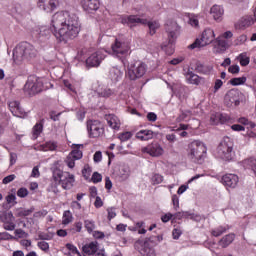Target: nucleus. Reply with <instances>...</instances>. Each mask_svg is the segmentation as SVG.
<instances>
[{
    "label": "nucleus",
    "instance_id": "38",
    "mask_svg": "<svg viewBox=\"0 0 256 256\" xmlns=\"http://www.w3.org/2000/svg\"><path fill=\"white\" fill-rule=\"evenodd\" d=\"M0 220L2 223H11L15 221V217L13 216V212H4L0 215Z\"/></svg>",
    "mask_w": 256,
    "mask_h": 256
},
{
    "label": "nucleus",
    "instance_id": "1",
    "mask_svg": "<svg viewBox=\"0 0 256 256\" xmlns=\"http://www.w3.org/2000/svg\"><path fill=\"white\" fill-rule=\"evenodd\" d=\"M52 27H54V36L59 43H67L79 37L81 32V23L79 17L69 12H58L52 17Z\"/></svg>",
    "mask_w": 256,
    "mask_h": 256
},
{
    "label": "nucleus",
    "instance_id": "18",
    "mask_svg": "<svg viewBox=\"0 0 256 256\" xmlns=\"http://www.w3.org/2000/svg\"><path fill=\"white\" fill-rule=\"evenodd\" d=\"M255 23V20L252 16H244L240 18L234 25L235 29L240 31H245L248 27H251Z\"/></svg>",
    "mask_w": 256,
    "mask_h": 256
},
{
    "label": "nucleus",
    "instance_id": "42",
    "mask_svg": "<svg viewBox=\"0 0 256 256\" xmlns=\"http://www.w3.org/2000/svg\"><path fill=\"white\" fill-rule=\"evenodd\" d=\"M84 227H85L86 231H88V233H93V231H95V228H96L95 221L85 220Z\"/></svg>",
    "mask_w": 256,
    "mask_h": 256
},
{
    "label": "nucleus",
    "instance_id": "24",
    "mask_svg": "<svg viewBox=\"0 0 256 256\" xmlns=\"http://www.w3.org/2000/svg\"><path fill=\"white\" fill-rule=\"evenodd\" d=\"M214 43V53H225L227 51V41L225 39L218 37Z\"/></svg>",
    "mask_w": 256,
    "mask_h": 256
},
{
    "label": "nucleus",
    "instance_id": "62",
    "mask_svg": "<svg viewBox=\"0 0 256 256\" xmlns=\"http://www.w3.org/2000/svg\"><path fill=\"white\" fill-rule=\"evenodd\" d=\"M188 23L192 27H199V20L195 16L190 17Z\"/></svg>",
    "mask_w": 256,
    "mask_h": 256
},
{
    "label": "nucleus",
    "instance_id": "19",
    "mask_svg": "<svg viewBox=\"0 0 256 256\" xmlns=\"http://www.w3.org/2000/svg\"><path fill=\"white\" fill-rule=\"evenodd\" d=\"M222 183L225 185V187L235 189L239 183V176L235 174H226L222 177Z\"/></svg>",
    "mask_w": 256,
    "mask_h": 256
},
{
    "label": "nucleus",
    "instance_id": "63",
    "mask_svg": "<svg viewBox=\"0 0 256 256\" xmlns=\"http://www.w3.org/2000/svg\"><path fill=\"white\" fill-rule=\"evenodd\" d=\"M4 229L6 231H15V223H13V222L4 223Z\"/></svg>",
    "mask_w": 256,
    "mask_h": 256
},
{
    "label": "nucleus",
    "instance_id": "8",
    "mask_svg": "<svg viewBox=\"0 0 256 256\" xmlns=\"http://www.w3.org/2000/svg\"><path fill=\"white\" fill-rule=\"evenodd\" d=\"M215 41V31L211 28H207L203 31L201 39H196L191 45L188 46L190 49H199L211 45Z\"/></svg>",
    "mask_w": 256,
    "mask_h": 256
},
{
    "label": "nucleus",
    "instance_id": "32",
    "mask_svg": "<svg viewBox=\"0 0 256 256\" xmlns=\"http://www.w3.org/2000/svg\"><path fill=\"white\" fill-rule=\"evenodd\" d=\"M186 79L190 85H199V83H201V77L193 73V71H188L186 73Z\"/></svg>",
    "mask_w": 256,
    "mask_h": 256
},
{
    "label": "nucleus",
    "instance_id": "54",
    "mask_svg": "<svg viewBox=\"0 0 256 256\" xmlns=\"http://www.w3.org/2000/svg\"><path fill=\"white\" fill-rule=\"evenodd\" d=\"M38 247L39 249H41V251H44L45 253H47L49 251V243L45 242V241H40L38 242Z\"/></svg>",
    "mask_w": 256,
    "mask_h": 256
},
{
    "label": "nucleus",
    "instance_id": "37",
    "mask_svg": "<svg viewBox=\"0 0 256 256\" xmlns=\"http://www.w3.org/2000/svg\"><path fill=\"white\" fill-rule=\"evenodd\" d=\"M41 133H43V120L36 123L33 127V139H37Z\"/></svg>",
    "mask_w": 256,
    "mask_h": 256
},
{
    "label": "nucleus",
    "instance_id": "6",
    "mask_svg": "<svg viewBox=\"0 0 256 256\" xmlns=\"http://www.w3.org/2000/svg\"><path fill=\"white\" fill-rule=\"evenodd\" d=\"M165 29L166 33H168V44H163L162 49L168 55H173V53H175V47L173 46V43H175V40L177 39V24H166Z\"/></svg>",
    "mask_w": 256,
    "mask_h": 256
},
{
    "label": "nucleus",
    "instance_id": "26",
    "mask_svg": "<svg viewBox=\"0 0 256 256\" xmlns=\"http://www.w3.org/2000/svg\"><path fill=\"white\" fill-rule=\"evenodd\" d=\"M81 147H83V144H73V150L69 153L70 157H72L76 161H79V159H83V151H81Z\"/></svg>",
    "mask_w": 256,
    "mask_h": 256
},
{
    "label": "nucleus",
    "instance_id": "45",
    "mask_svg": "<svg viewBox=\"0 0 256 256\" xmlns=\"http://www.w3.org/2000/svg\"><path fill=\"white\" fill-rule=\"evenodd\" d=\"M13 11L16 13V15H20L21 17L27 13V10H25L21 4H16L13 8Z\"/></svg>",
    "mask_w": 256,
    "mask_h": 256
},
{
    "label": "nucleus",
    "instance_id": "28",
    "mask_svg": "<svg viewBox=\"0 0 256 256\" xmlns=\"http://www.w3.org/2000/svg\"><path fill=\"white\" fill-rule=\"evenodd\" d=\"M210 13L213 16V19H215V21H219L223 17L225 10L223 9L222 6L214 5L210 9Z\"/></svg>",
    "mask_w": 256,
    "mask_h": 256
},
{
    "label": "nucleus",
    "instance_id": "22",
    "mask_svg": "<svg viewBox=\"0 0 256 256\" xmlns=\"http://www.w3.org/2000/svg\"><path fill=\"white\" fill-rule=\"evenodd\" d=\"M9 109L14 117H23L25 111L21 108V103L17 100L10 101L8 103Z\"/></svg>",
    "mask_w": 256,
    "mask_h": 256
},
{
    "label": "nucleus",
    "instance_id": "58",
    "mask_svg": "<svg viewBox=\"0 0 256 256\" xmlns=\"http://www.w3.org/2000/svg\"><path fill=\"white\" fill-rule=\"evenodd\" d=\"M107 213H108V221H111V219H115V217H117V213L115 212V208H108L107 209Z\"/></svg>",
    "mask_w": 256,
    "mask_h": 256
},
{
    "label": "nucleus",
    "instance_id": "55",
    "mask_svg": "<svg viewBox=\"0 0 256 256\" xmlns=\"http://www.w3.org/2000/svg\"><path fill=\"white\" fill-rule=\"evenodd\" d=\"M17 195L18 197H20L21 199L27 197V195H29V190H27V188H20L17 191Z\"/></svg>",
    "mask_w": 256,
    "mask_h": 256
},
{
    "label": "nucleus",
    "instance_id": "44",
    "mask_svg": "<svg viewBox=\"0 0 256 256\" xmlns=\"http://www.w3.org/2000/svg\"><path fill=\"white\" fill-rule=\"evenodd\" d=\"M188 115H191V110L180 109V115L177 117L176 121H178V123H181V121L186 120Z\"/></svg>",
    "mask_w": 256,
    "mask_h": 256
},
{
    "label": "nucleus",
    "instance_id": "52",
    "mask_svg": "<svg viewBox=\"0 0 256 256\" xmlns=\"http://www.w3.org/2000/svg\"><path fill=\"white\" fill-rule=\"evenodd\" d=\"M82 175L86 180L89 179V177H91V168L88 165H85L82 169Z\"/></svg>",
    "mask_w": 256,
    "mask_h": 256
},
{
    "label": "nucleus",
    "instance_id": "12",
    "mask_svg": "<svg viewBox=\"0 0 256 256\" xmlns=\"http://www.w3.org/2000/svg\"><path fill=\"white\" fill-rule=\"evenodd\" d=\"M87 131L89 133V137L95 139L97 137H101L103 133H105V129L103 128V124L98 120H88L87 121Z\"/></svg>",
    "mask_w": 256,
    "mask_h": 256
},
{
    "label": "nucleus",
    "instance_id": "35",
    "mask_svg": "<svg viewBox=\"0 0 256 256\" xmlns=\"http://www.w3.org/2000/svg\"><path fill=\"white\" fill-rule=\"evenodd\" d=\"M136 242H140L144 247H151V245L154 246L158 244L156 236H150L145 238V240H137Z\"/></svg>",
    "mask_w": 256,
    "mask_h": 256
},
{
    "label": "nucleus",
    "instance_id": "48",
    "mask_svg": "<svg viewBox=\"0 0 256 256\" xmlns=\"http://www.w3.org/2000/svg\"><path fill=\"white\" fill-rule=\"evenodd\" d=\"M14 234L16 235V237H18L19 239H27V237H29V233L25 232L23 229H16L14 231Z\"/></svg>",
    "mask_w": 256,
    "mask_h": 256
},
{
    "label": "nucleus",
    "instance_id": "53",
    "mask_svg": "<svg viewBox=\"0 0 256 256\" xmlns=\"http://www.w3.org/2000/svg\"><path fill=\"white\" fill-rule=\"evenodd\" d=\"M16 178L17 176H15V174L8 175L4 177V179L2 180V183L3 185H8V183L15 181Z\"/></svg>",
    "mask_w": 256,
    "mask_h": 256
},
{
    "label": "nucleus",
    "instance_id": "9",
    "mask_svg": "<svg viewBox=\"0 0 256 256\" xmlns=\"http://www.w3.org/2000/svg\"><path fill=\"white\" fill-rule=\"evenodd\" d=\"M43 89H45V86H43V79L37 78V76H30L24 85L25 93H28L30 96L41 93Z\"/></svg>",
    "mask_w": 256,
    "mask_h": 256
},
{
    "label": "nucleus",
    "instance_id": "2",
    "mask_svg": "<svg viewBox=\"0 0 256 256\" xmlns=\"http://www.w3.org/2000/svg\"><path fill=\"white\" fill-rule=\"evenodd\" d=\"M52 181L53 182L48 187V191L57 195V193H59V185H61L62 189H65V191L73 189L75 175L69 172H63V170L59 168H54L52 171Z\"/></svg>",
    "mask_w": 256,
    "mask_h": 256
},
{
    "label": "nucleus",
    "instance_id": "27",
    "mask_svg": "<svg viewBox=\"0 0 256 256\" xmlns=\"http://www.w3.org/2000/svg\"><path fill=\"white\" fill-rule=\"evenodd\" d=\"M144 26H147L149 29V35L153 37L157 33V29L161 27V24L157 20H149L146 18V23Z\"/></svg>",
    "mask_w": 256,
    "mask_h": 256
},
{
    "label": "nucleus",
    "instance_id": "23",
    "mask_svg": "<svg viewBox=\"0 0 256 256\" xmlns=\"http://www.w3.org/2000/svg\"><path fill=\"white\" fill-rule=\"evenodd\" d=\"M194 71L196 73H200L201 75H211V71H213V66L205 65L201 63V61H197L194 66Z\"/></svg>",
    "mask_w": 256,
    "mask_h": 256
},
{
    "label": "nucleus",
    "instance_id": "21",
    "mask_svg": "<svg viewBox=\"0 0 256 256\" xmlns=\"http://www.w3.org/2000/svg\"><path fill=\"white\" fill-rule=\"evenodd\" d=\"M99 0H82L81 6L87 13H91L92 11H97L99 9Z\"/></svg>",
    "mask_w": 256,
    "mask_h": 256
},
{
    "label": "nucleus",
    "instance_id": "10",
    "mask_svg": "<svg viewBox=\"0 0 256 256\" xmlns=\"http://www.w3.org/2000/svg\"><path fill=\"white\" fill-rule=\"evenodd\" d=\"M147 73V65L141 61H136L128 66V76L131 81L141 79Z\"/></svg>",
    "mask_w": 256,
    "mask_h": 256
},
{
    "label": "nucleus",
    "instance_id": "7",
    "mask_svg": "<svg viewBox=\"0 0 256 256\" xmlns=\"http://www.w3.org/2000/svg\"><path fill=\"white\" fill-rule=\"evenodd\" d=\"M245 101V94L239 89H231L224 96V103L228 107H239Z\"/></svg>",
    "mask_w": 256,
    "mask_h": 256
},
{
    "label": "nucleus",
    "instance_id": "15",
    "mask_svg": "<svg viewBox=\"0 0 256 256\" xmlns=\"http://www.w3.org/2000/svg\"><path fill=\"white\" fill-rule=\"evenodd\" d=\"M59 5V0H37V7L45 13H53Z\"/></svg>",
    "mask_w": 256,
    "mask_h": 256
},
{
    "label": "nucleus",
    "instance_id": "30",
    "mask_svg": "<svg viewBox=\"0 0 256 256\" xmlns=\"http://www.w3.org/2000/svg\"><path fill=\"white\" fill-rule=\"evenodd\" d=\"M109 77L111 81H113L114 83H117V81H119L121 77H123V72L121 71V69L114 66L109 71Z\"/></svg>",
    "mask_w": 256,
    "mask_h": 256
},
{
    "label": "nucleus",
    "instance_id": "47",
    "mask_svg": "<svg viewBox=\"0 0 256 256\" xmlns=\"http://www.w3.org/2000/svg\"><path fill=\"white\" fill-rule=\"evenodd\" d=\"M75 161H77L75 158L71 156V154H68L66 157L65 163L69 169H73L75 167Z\"/></svg>",
    "mask_w": 256,
    "mask_h": 256
},
{
    "label": "nucleus",
    "instance_id": "57",
    "mask_svg": "<svg viewBox=\"0 0 256 256\" xmlns=\"http://www.w3.org/2000/svg\"><path fill=\"white\" fill-rule=\"evenodd\" d=\"M229 73H232L233 75H237V73H239V71H241V68L239 67V65H231L228 68Z\"/></svg>",
    "mask_w": 256,
    "mask_h": 256
},
{
    "label": "nucleus",
    "instance_id": "13",
    "mask_svg": "<svg viewBox=\"0 0 256 256\" xmlns=\"http://www.w3.org/2000/svg\"><path fill=\"white\" fill-rule=\"evenodd\" d=\"M121 23L133 29V27H137V25H145L147 18H144L143 15H128L121 18Z\"/></svg>",
    "mask_w": 256,
    "mask_h": 256
},
{
    "label": "nucleus",
    "instance_id": "61",
    "mask_svg": "<svg viewBox=\"0 0 256 256\" xmlns=\"http://www.w3.org/2000/svg\"><path fill=\"white\" fill-rule=\"evenodd\" d=\"M93 159H94V163H101L103 159V154L101 153V151H96Z\"/></svg>",
    "mask_w": 256,
    "mask_h": 256
},
{
    "label": "nucleus",
    "instance_id": "59",
    "mask_svg": "<svg viewBox=\"0 0 256 256\" xmlns=\"http://www.w3.org/2000/svg\"><path fill=\"white\" fill-rule=\"evenodd\" d=\"M66 249H68V251H71V253H73L74 255H79V250H77V247H75V245L71 243L66 244Z\"/></svg>",
    "mask_w": 256,
    "mask_h": 256
},
{
    "label": "nucleus",
    "instance_id": "29",
    "mask_svg": "<svg viewBox=\"0 0 256 256\" xmlns=\"http://www.w3.org/2000/svg\"><path fill=\"white\" fill-rule=\"evenodd\" d=\"M98 249L97 242H90L82 247V251L85 255H95Z\"/></svg>",
    "mask_w": 256,
    "mask_h": 256
},
{
    "label": "nucleus",
    "instance_id": "50",
    "mask_svg": "<svg viewBox=\"0 0 256 256\" xmlns=\"http://www.w3.org/2000/svg\"><path fill=\"white\" fill-rule=\"evenodd\" d=\"M99 97H111L113 95V90L109 88H104L98 92Z\"/></svg>",
    "mask_w": 256,
    "mask_h": 256
},
{
    "label": "nucleus",
    "instance_id": "39",
    "mask_svg": "<svg viewBox=\"0 0 256 256\" xmlns=\"http://www.w3.org/2000/svg\"><path fill=\"white\" fill-rule=\"evenodd\" d=\"M230 85H233V87H237L239 85H245L247 83V77L242 76L238 78H232L229 81Z\"/></svg>",
    "mask_w": 256,
    "mask_h": 256
},
{
    "label": "nucleus",
    "instance_id": "31",
    "mask_svg": "<svg viewBox=\"0 0 256 256\" xmlns=\"http://www.w3.org/2000/svg\"><path fill=\"white\" fill-rule=\"evenodd\" d=\"M233 241H235V235L233 233H230L228 235H225L222 239H220L218 245L223 249H226V247H229V245H231Z\"/></svg>",
    "mask_w": 256,
    "mask_h": 256
},
{
    "label": "nucleus",
    "instance_id": "46",
    "mask_svg": "<svg viewBox=\"0 0 256 256\" xmlns=\"http://www.w3.org/2000/svg\"><path fill=\"white\" fill-rule=\"evenodd\" d=\"M108 125L112 129H119V127H121V124L119 123V121H117V118L115 117H112L108 120Z\"/></svg>",
    "mask_w": 256,
    "mask_h": 256
},
{
    "label": "nucleus",
    "instance_id": "33",
    "mask_svg": "<svg viewBox=\"0 0 256 256\" xmlns=\"http://www.w3.org/2000/svg\"><path fill=\"white\" fill-rule=\"evenodd\" d=\"M210 121L214 124V125H219V123H226L227 121V117L224 116L223 114L220 113H216V114H212Z\"/></svg>",
    "mask_w": 256,
    "mask_h": 256
},
{
    "label": "nucleus",
    "instance_id": "20",
    "mask_svg": "<svg viewBox=\"0 0 256 256\" xmlns=\"http://www.w3.org/2000/svg\"><path fill=\"white\" fill-rule=\"evenodd\" d=\"M134 249H136L142 256H157V254H155V249L151 246H142L141 242H135Z\"/></svg>",
    "mask_w": 256,
    "mask_h": 256
},
{
    "label": "nucleus",
    "instance_id": "41",
    "mask_svg": "<svg viewBox=\"0 0 256 256\" xmlns=\"http://www.w3.org/2000/svg\"><path fill=\"white\" fill-rule=\"evenodd\" d=\"M184 219H191L192 221H201V216L189 211H184Z\"/></svg>",
    "mask_w": 256,
    "mask_h": 256
},
{
    "label": "nucleus",
    "instance_id": "60",
    "mask_svg": "<svg viewBox=\"0 0 256 256\" xmlns=\"http://www.w3.org/2000/svg\"><path fill=\"white\" fill-rule=\"evenodd\" d=\"M38 238L41 240V241H51V235L45 233V232H40L38 234Z\"/></svg>",
    "mask_w": 256,
    "mask_h": 256
},
{
    "label": "nucleus",
    "instance_id": "49",
    "mask_svg": "<svg viewBox=\"0 0 256 256\" xmlns=\"http://www.w3.org/2000/svg\"><path fill=\"white\" fill-rule=\"evenodd\" d=\"M152 185H159L160 183H163V176L160 174H154L151 178Z\"/></svg>",
    "mask_w": 256,
    "mask_h": 256
},
{
    "label": "nucleus",
    "instance_id": "14",
    "mask_svg": "<svg viewBox=\"0 0 256 256\" xmlns=\"http://www.w3.org/2000/svg\"><path fill=\"white\" fill-rule=\"evenodd\" d=\"M142 153H147L151 157H161L165 153L161 144L154 142L141 149Z\"/></svg>",
    "mask_w": 256,
    "mask_h": 256
},
{
    "label": "nucleus",
    "instance_id": "64",
    "mask_svg": "<svg viewBox=\"0 0 256 256\" xmlns=\"http://www.w3.org/2000/svg\"><path fill=\"white\" fill-rule=\"evenodd\" d=\"M76 59H77V61H85V50H83V49L78 50Z\"/></svg>",
    "mask_w": 256,
    "mask_h": 256
},
{
    "label": "nucleus",
    "instance_id": "51",
    "mask_svg": "<svg viewBox=\"0 0 256 256\" xmlns=\"http://www.w3.org/2000/svg\"><path fill=\"white\" fill-rule=\"evenodd\" d=\"M131 137H133V134L131 132H124L119 135V139L122 143H124V141H129Z\"/></svg>",
    "mask_w": 256,
    "mask_h": 256
},
{
    "label": "nucleus",
    "instance_id": "34",
    "mask_svg": "<svg viewBox=\"0 0 256 256\" xmlns=\"http://www.w3.org/2000/svg\"><path fill=\"white\" fill-rule=\"evenodd\" d=\"M227 231H229V225L218 226L211 230V235H213V237H221V235H223V233H227Z\"/></svg>",
    "mask_w": 256,
    "mask_h": 256
},
{
    "label": "nucleus",
    "instance_id": "56",
    "mask_svg": "<svg viewBox=\"0 0 256 256\" xmlns=\"http://www.w3.org/2000/svg\"><path fill=\"white\" fill-rule=\"evenodd\" d=\"M93 183H101L103 181V176L99 172H94L92 175Z\"/></svg>",
    "mask_w": 256,
    "mask_h": 256
},
{
    "label": "nucleus",
    "instance_id": "25",
    "mask_svg": "<svg viewBox=\"0 0 256 256\" xmlns=\"http://www.w3.org/2000/svg\"><path fill=\"white\" fill-rule=\"evenodd\" d=\"M157 135V132H153L152 130H140L136 133V139H140V141H149V139H153Z\"/></svg>",
    "mask_w": 256,
    "mask_h": 256
},
{
    "label": "nucleus",
    "instance_id": "17",
    "mask_svg": "<svg viewBox=\"0 0 256 256\" xmlns=\"http://www.w3.org/2000/svg\"><path fill=\"white\" fill-rule=\"evenodd\" d=\"M105 59V56L102 52H94L90 55L86 60V67H99L101 65V61Z\"/></svg>",
    "mask_w": 256,
    "mask_h": 256
},
{
    "label": "nucleus",
    "instance_id": "11",
    "mask_svg": "<svg viewBox=\"0 0 256 256\" xmlns=\"http://www.w3.org/2000/svg\"><path fill=\"white\" fill-rule=\"evenodd\" d=\"M130 50L131 44L126 39L116 38L115 43L112 44V51L116 57H127Z\"/></svg>",
    "mask_w": 256,
    "mask_h": 256
},
{
    "label": "nucleus",
    "instance_id": "5",
    "mask_svg": "<svg viewBox=\"0 0 256 256\" xmlns=\"http://www.w3.org/2000/svg\"><path fill=\"white\" fill-rule=\"evenodd\" d=\"M233 139L224 137L216 149V155L223 161H231L233 159Z\"/></svg>",
    "mask_w": 256,
    "mask_h": 256
},
{
    "label": "nucleus",
    "instance_id": "3",
    "mask_svg": "<svg viewBox=\"0 0 256 256\" xmlns=\"http://www.w3.org/2000/svg\"><path fill=\"white\" fill-rule=\"evenodd\" d=\"M37 57V49L29 42L18 44L13 50V61L15 65H21L23 61H31Z\"/></svg>",
    "mask_w": 256,
    "mask_h": 256
},
{
    "label": "nucleus",
    "instance_id": "36",
    "mask_svg": "<svg viewBox=\"0 0 256 256\" xmlns=\"http://www.w3.org/2000/svg\"><path fill=\"white\" fill-rule=\"evenodd\" d=\"M35 211V207H31L30 209L18 208L16 210V217H29Z\"/></svg>",
    "mask_w": 256,
    "mask_h": 256
},
{
    "label": "nucleus",
    "instance_id": "4",
    "mask_svg": "<svg viewBox=\"0 0 256 256\" xmlns=\"http://www.w3.org/2000/svg\"><path fill=\"white\" fill-rule=\"evenodd\" d=\"M207 157V146L205 143L194 140L188 145V158L192 163H198L201 165Z\"/></svg>",
    "mask_w": 256,
    "mask_h": 256
},
{
    "label": "nucleus",
    "instance_id": "43",
    "mask_svg": "<svg viewBox=\"0 0 256 256\" xmlns=\"http://www.w3.org/2000/svg\"><path fill=\"white\" fill-rule=\"evenodd\" d=\"M239 61H240V65L242 67H247V65H249L250 59L247 56V53H242L239 55L238 57Z\"/></svg>",
    "mask_w": 256,
    "mask_h": 256
},
{
    "label": "nucleus",
    "instance_id": "16",
    "mask_svg": "<svg viewBox=\"0 0 256 256\" xmlns=\"http://www.w3.org/2000/svg\"><path fill=\"white\" fill-rule=\"evenodd\" d=\"M33 35L40 43H45L51 38V29L48 26H41L34 30Z\"/></svg>",
    "mask_w": 256,
    "mask_h": 256
},
{
    "label": "nucleus",
    "instance_id": "40",
    "mask_svg": "<svg viewBox=\"0 0 256 256\" xmlns=\"http://www.w3.org/2000/svg\"><path fill=\"white\" fill-rule=\"evenodd\" d=\"M73 221V214H71V211L66 210L63 213V220L62 225H69Z\"/></svg>",
    "mask_w": 256,
    "mask_h": 256
}]
</instances>
